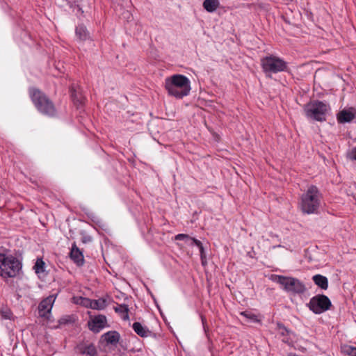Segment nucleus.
<instances>
[{
	"label": "nucleus",
	"mask_w": 356,
	"mask_h": 356,
	"mask_svg": "<svg viewBox=\"0 0 356 356\" xmlns=\"http://www.w3.org/2000/svg\"><path fill=\"white\" fill-rule=\"evenodd\" d=\"M165 88L170 96L181 99L191 90L189 79L182 74H174L165 80Z\"/></svg>",
	"instance_id": "f257e3e1"
},
{
	"label": "nucleus",
	"mask_w": 356,
	"mask_h": 356,
	"mask_svg": "<svg viewBox=\"0 0 356 356\" xmlns=\"http://www.w3.org/2000/svg\"><path fill=\"white\" fill-rule=\"evenodd\" d=\"M29 93L33 104L40 113L50 118L56 115L57 111L54 102L42 91L30 88Z\"/></svg>",
	"instance_id": "f03ea898"
},
{
	"label": "nucleus",
	"mask_w": 356,
	"mask_h": 356,
	"mask_svg": "<svg viewBox=\"0 0 356 356\" xmlns=\"http://www.w3.org/2000/svg\"><path fill=\"white\" fill-rule=\"evenodd\" d=\"M321 194L314 185L308 187L301 195L300 207L304 213H317L321 205Z\"/></svg>",
	"instance_id": "7ed1b4c3"
},
{
	"label": "nucleus",
	"mask_w": 356,
	"mask_h": 356,
	"mask_svg": "<svg viewBox=\"0 0 356 356\" xmlns=\"http://www.w3.org/2000/svg\"><path fill=\"white\" fill-rule=\"evenodd\" d=\"M22 262L11 254L0 253V276L2 278H14L20 275Z\"/></svg>",
	"instance_id": "20e7f679"
},
{
	"label": "nucleus",
	"mask_w": 356,
	"mask_h": 356,
	"mask_svg": "<svg viewBox=\"0 0 356 356\" xmlns=\"http://www.w3.org/2000/svg\"><path fill=\"white\" fill-rule=\"evenodd\" d=\"M330 106L321 101L314 100L305 106L304 111L308 118L318 122L326 120V114L330 110Z\"/></svg>",
	"instance_id": "39448f33"
},
{
	"label": "nucleus",
	"mask_w": 356,
	"mask_h": 356,
	"mask_svg": "<svg viewBox=\"0 0 356 356\" xmlns=\"http://www.w3.org/2000/svg\"><path fill=\"white\" fill-rule=\"evenodd\" d=\"M275 281L280 284L284 291L293 295L302 294L306 291L305 284L294 277L276 275Z\"/></svg>",
	"instance_id": "423d86ee"
},
{
	"label": "nucleus",
	"mask_w": 356,
	"mask_h": 356,
	"mask_svg": "<svg viewBox=\"0 0 356 356\" xmlns=\"http://www.w3.org/2000/svg\"><path fill=\"white\" fill-rule=\"evenodd\" d=\"M261 65L265 73H278L288 70L287 63L273 55L266 56L261 60Z\"/></svg>",
	"instance_id": "0eeeda50"
},
{
	"label": "nucleus",
	"mask_w": 356,
	"mask_h": 356,
	"mask_svg": "<svg viewBox=\"0 0 356 356\" xmlns=\"http://www.w3.org/2000/svg\"><path fill=\"white\" fill-rule=\"evenodd\" d=\"M307 305L314 314H320L329 310L332 307V302L325 295L318 294L312 297Z\"/></svg>",
	"instance_id": "6e6552de"
},
{
	"label": "nucleus",
	"mask_w": 356,
	"mask_h": 356,
	"mask_svg": "<svg viewBox=\"0 0 356 356\" xmlns=\"http://www.w3.org/2000/svg\"><path fill=\"white\" fill-rule=\"evenodd\" d=\"M75 349L79 353L86 356H98V351L95 345L90 342H80L76 345Z\"/></svg>",
	"instance_id": "1a4fd4ad"
},
{
	"label": "nucleus",
	"mask_w": 356,
	"mask_h": 356,
	"mask_svg": "<svg viewBox=\"0 0 356 356\" xmlns=\"http://www.w3.org/2000/svg\"><path fill=\"white\" fill-rule=\"evenodd\" d=\"M55 299L56 296L54 295H50L40 302L38 305V311L40 316L45 317L47 314L50 313Z\"/></svg>",
	"instance_id": "9d476101"
},
{
	"label": "nucleus",
	"mask_w": 356,
	"mask_h": 356,
	"mask_svg": "<svg viewBox=\"0 0 356 356\" xmlns=\"http://www.w3.org/2000/svg\"><path fill=\"white\" fill-rule=\"evenodd\" d=\"M106 324V318L104 315H98L88 321L89 329L95 333H98Z\"/></svg>",
	"instance_id": "9b49d317"
},
{
	"label": "nucleus",
	"mask_w": 356,
	"mask_h": 356,
	"mask_svg": "<svg viewBox=\"0 0 356 356\" xmlns=\"http://www.w3.org/2000/svg\"><path fill=\"white\" fill-rule=\"evenodd\" d=\"M71 259L78 266H82L84 264V257L83 252L74 243L70 252Z\"/></svg>",
	"instance_id": "f8f14e48"
},
{
	"label": "nucleus",
	"mask_w": 356,
	"mask_h": 356,
	"mask_svg": "<svg viewBox=\"0 0 356 356\" xmlns=\"http://www.w3.org/2000/svg\"><path fill=\"white\" fill-rule=\"evenodd\" d=\"M132 328L134 330V332L140 337H147L154 336L155 337L156 334L152 333L147 327L143 326L139 322H135L133 323Z\"/></svg>",
	"instance_id": "ddd939ff"
},
{
	"label": "nucleus",
	"mask_w": 356,
	"mask_h": 356,
	"mask_svg": "<svg viewBox=\"0 0 356 356\" xmlns=\"http://www.w3.org/2000/svg\"><path fill=\"white\" fill-rule=\"evenodd\" d=\"M356 117V113L353 109L343 110L337 115V120L340 123L351 122Z\"/></svg>",
	"instance_id": "4468645a"
},
{
	"label": "nucleus",
	"mask_w": 356,
	"mask_h": 356,
	"mask_svg": "<svg viewBox=\"0 0 356 356\" xmlns=\"http://www.w3.org/2000/svg\"><path fill=\"white\" fill-rule=\"evenodd\" d=\"M277 326L280 334L283 337L282 341L286 343H291L292 342L291 335H293V332L287 329L281 322H277Z\"/></svg>",
	"instance_id": "2eb2a0df"
},
{
	"label": "nucleus",
	"mask_w": 356,
	"mask_h": 356,
	"mask_svg": "<svg viewBox=\"0 0 356 356\" xmlns=\"http://www.w3.org/2000/svg\"><path fill=\"white\" fill-rule=\"evenodd\" d=\"M103 339L108 344L115 346L120 339V335L117 331H108L102 335Z\"/></svg>",
	"instance_id": "dca6fc26"
},
{
	"label": "nucleus",
	"mask_w": 356,
	"mask_h": 356,
	"mask_svg": "<svg viewBox=\"0 0 356 356\" xmlns=\"http://www.w3.org/2000/svg\"><path fill=\"white\" fill-rule=\"evenodd\" d=\"M75 33L76 38L80 41H86L90 38V33L86 27L83 24H79L76 27Z\"/></svg>",
	"instance_id": "f3484780"
},
{
	"label": "nucleus",
	"mask_w": 356,
	"mask_h": 356,
	"mask_svg": "<svg viewBox=\"0 0 356 356\" xmlns=\"http://www.w3.org/2000/svg\"><path fill=\"white\" fill-rule=\"evenodd\" d=\"M312 280L321 289L326 290L328 288V280L325 276L317 274L313 276Z\"/></svg>",
	"instance_id": "a211bd4d"
},
{
	"label": "nucleus",
	"mask_w": 356,
	"mask_h": 356,
	"mask_svg": "<svg viewBox=\"0 0 356 356\" xmlns=\"http://www.w3.org/2000/svg\"><path fill=\"white\" fill-rule=\"evenodd\" d=\"M70 96L74 104L77 106L82 105L83 103L84 97H83L81 93L77 91L74 87V86H72L70 87Z\"/></svg>",
	"instance_id": "6ab92c4d"
},
{
	"label": "nucleus",
	"mask_w": 356,
	"mask_h": 356,
	"mask_svg": "<svg viewBox=\"0 0 356 356\" xmlns=\"http://www.w3.org/2000/svg\"><path fill=\"white\" fill-rule=\"evenodd\" d=\"M114 310L116 313H118L122 318L124 321H128L129 319V306L126 304H118L116 307H114Z\"/></svg>",
	"instance_id": "aec40b11"
},
{
	"label": "nucleus",
	"mask_w": 356,
	"mask_h": 356,
	"mask_svg": "<svg viewBox=\"0 0 356 356\" xmlns=\"http://www.w3.org/2000/svg\"><path fill=\"white\" fill-rule=\"evenodd\" d=\"M203 8L209 13L214 12L220 6L219 0H204Z\"/></svg>",
	"instance_id": "412c9836"
},
{
	"label": "nucleus",
	"mask_w": 356,
	"mask_h": 356,
	"mask_svg": "<svg viewBox=\"0 0 356 356\" xmlns=\"http://www.w3.org/2000/svg\"><path fill=\"white\" fill-rule=\"evenodd\" d=\"M0 315L1 319L10 320L13 318V312L6 305H1L0 307Z\"/></svg>",
	"instance_id": "4be33fe9"
},
{
	"label": "nucleus",
	"mask_w": 356,
	"mask_h": 356,
	"mask_svg": "<svg viewBox=\"0 0 356 356\" xmlns=\"http://www.w3.org/2000/svg\"><path fill=\"white\" fill-rule=\"evenodd\" d=\"M195 244L199 248L200 252V257L202 260V265H204V259H205V252H204V248L202 245V243L200 241L196 239V238H192V243L191 245Z\"/></svg>",
	"instance_id": "5701e85b"
},
{
	"label": "nucleus",
	"mask_w": 356,
	"mask_h": 356,
	"mask_svg": "<svg viewBox=\"0 0 356 356\" xmlns=\"http://www.w3.org/2000/svg\"><path fill=\"white\" fill-rule=\"evenodd\" d=\"M106 300L103 298L92 300V309L101 310L106 307Z\"/></svg>",
	"instance_id": "b1692460"
},
{
	"label": "nucleus",
	"mask_w": 356,
	"mask_h": 356,
	"mask_svg": "<svg viewBox=\"0 0 356 356\" xmlns=\"http://www.w3.org/2000/svg\"><path fill=\"white\" fill-rule=\"evenodd\" d=\"M44 266L45 263L42 259L38 258L33 266L35 273L39 274L40 273H43L44 271Z\"/></svg>",
	"instance_id": "393cba45"
},
{
	"label": "nucleus",
	"mask_w": 356,
	"mask_h": 356,
	"mask_svg": "<svg viewBox=\"0 0 356 356\" xmlns=\"http://www.w3.org/2000/svg\"><path fill=\"white\" fill-rule=\"evenodd\" d=\"M342 353L349 356H354L356 348L350 346H344L341 348Z\"/></svg>",
	"instance_id": "a878e982"
},
{
	"label": "nucleus",
	"mask_w": 356,
	"mask_h": 356,
	"mask_svg": "<svg viewBox=\"0 0 356 356\" xmlns=\"http://www.w3.org/2000/svg\"><path fill=\"white\" fill-rule=\"evenodd\" d=\"M80 302H78L80 305L86 307H89L92 309V300L88 298H79Z\"/></svg>",
	"instance_id": "bb28decb"
},
{
	"label": "nucleus",
	"mask_w": 356,
	"mask_h": 356,
	"mask_svg": "<svg viewBox=\"0 0 356 356\" xmlns=\"http://www.w3.org/2000/svg\"><path fill=\"white\" fill-rule=\"evenodd\" d=\"M241 315L245 316V318H247L248 319H250L253 322H257L259 321L257 319V316L255 314L250 313L248 311L242 312L241 313Z\"/></svg>",
	"instance_id": "cd10ccee"
},
{
	"label": "nucleus",
	"mask_w": 356,
	"mask_h": 356,
	"mask_svg": "<svg viewBox=\"0 0 356 356\" xmlns=\"http://www.w3.org/2000/svg\"><path fill=\"white\" fill-rule=\"evenodd\" d=\"M175 240H186V241H188V240H190L192 241V237H191L190 236H188V234H177L175 237Z\"/></svg>",
	"instance_id": "c85d7f7f"
},
{
	"label": "nucleus",
	"mask_w": 356,
	"mask_h": 356,
	"mask_svg": "<svg viewBox=\"0 0 356 356\" xmlns=\"http://www.w3.org/2000/svg\"><path fill=\"white\" fill-rule=\"evenodd\" d=\"M350 158L352 160L356 161V147L353 148L350 154Z\"/></svg>",
	"instance_id": "c756f323"
},
{
	"label": "nucleus",
	"mask_w": 356,
	"mask_h": 356,
	"mask_svg": "<svg viewBox=\"0 0 356 356\" xmlns=\"http://www.w3.org/2000/svg\"><path fill=\"white\" fill-rule=\"evenodd\" d=\"M92 241V237L90 236H84L82 237V242L84 243L90 242Z\"/></svg>",
	"instance_id": "7c9ffc66"
},
{
	"label": "nucleus",
	"mask_w": 356,
	"mask_h": 356,
	"mask_svg": "<svg viewBox=\"0 0 356 356\" xmlns=\"http://www.w3.org/2000/svg\"><path fill=\"white\" fill-rule=\"evenodd\" d=\"M288 356H299L296 354H289Z\"/></svg>",
	"instance_id": "2f4dec72"
},
{
	"label": "nucleus",
	"mask_w": 356,
	"mask_h": 356,
	"mask_svg": "<svg viewBox=\"0 0 356 356\" xmlns=\"http://www.w3.org/2000/svg\"><path fill=\"white\" fill-rule=\"evenodd\" d=\"M202 321L204 323V318L203 317H202Z\"/></svg>",
	"instance_id": "473e14b6"
},
{
	"label": "nucleus",
	"mask_w": 356,
	"mask_h": 356,
	"mask_svg": "<svg viewBox=\"0 0 356 356\" xmlns=\"http://www.w3.org/2000/svg\"><path fill=\"white\" fill-rule=\"evenodd\" d=\"M355 350H356V349H355ZM354 356H356V351L355 352V355H354Z\"/></svg>",
	"instance_id": "72a5a7b5"
}]
</instances>
